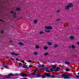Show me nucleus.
<instances>
[{"label": "nucleus", "mask_w": 79, "mask_h": 79, "mask_svg": "<svg viewBox=\"0 0 79 79\" xmlns=\"http://www.w3.org/2000/svg\"><path fill=\"white\" fill-rule=\"evenodd\" d=\"M46 76H47V77H51L52 78H54V77H56V76L51 75L49 73H45L44 74L42 75L41 77H42V78H45V77H46Z\"/></svg>", "instance_id": "f257e3e1"}, {"label": "nucleus", "mask_w": 79, "mask_h": 79, "mask_svg": "<svg viewBox=\"0 0 79 79\" xmlns=\"http://www.w3.org/2000/svg\"><path fill=\"white\" fill-rule=\"evenodd\" d=\"M63 77H64V79H71V77H68V73H64L61 75Z\"/></svg>", "instance_id": "f03ea898"}, {"label": "nucleus", "mask_w": 79, "mask_h": 79, "mask_svg": "<svg viewBox=\"0 0 79 79\" xmlns=\"http://www.w3.org/2000/svg\"><path fill=\"white\" fill-rule=\"evenodd\" d=\"M52 27L51 26H47L45 27V29H47V30H51L52 29Z\"/></svg>", "instance_id": "7ed1b4c3"}, {"label": "nucleus", "mask_w": 79, "mask_h": 79, "mask_svg": "<svg viewBox=\"0 0 79 79\" xmlns=\"http://www.w3.org/2000/svg\"><path fill=\"white\" fill-rule=\"evenodd\" d=\"M43 69L46 72H48V73H50V71L48 70V69L47 67L43 68Z\"/></svg>", "instance_id": "20e7f679"}, {"label": "nucleus", "mask_w": 79, "mask_h": 79, "mask_svg": "<svg viewBox=\"0 0 79 79\" xmlns=\"http://www.w3.org/2000/svg\"><path fill=\"white\" fill-rule=\"evenodd\" d=\"M20 76H23V77H25V76H27L28 74H27L22 73L20 75Z\"/></svg>", "instance_id": "39448f33"}, {"label": "nucleus", "mask_w": 79, "mask_h": 79, "mask_svg": "<svg viewBox=\"0 0 79 79\" xmlns=\"http://www.w3.org/2000/svg\"><path fill=\"white\" fill-rule=\"evenodd\" d=\"M14 76V75L13 74H12V73H10L9 75H8V76H6L5 78H9V76Z\"/></svg>", "instance_id": "423d86ee"}, {"label": "nucleus", "mask_w": 79, "mask_h": 79, "mask_svg": "<svg viewBox=\"0 0 79 79\" xmlns=\"http://www.w3.org/2000/svg\"><path fill=\"white\" fill-rule=\"evenodd\" d=\"M2 67H3L4 68H7V69L9 68V67L8 65L4 64H3Z\"/></svg>", "instance_id": "0eeeda50"}, {"label": "nucleus", "mask_w": 79, "mask_h": 79, "mask_svg": "<svg viewBox=\"0 0 79 79\" xmlns=\"http://www.w3.org/2000/svg\"><path fill=\"white\" fill-rule=\"evenodd\" d=\"M64 8L66 10H68L69 9V7L68 5L67 6H64Z\"/></svg>", "instance_id": "6e6552de"}, {"label": "nucleus", "mask_w": 79, "mask_h": 79, "mask_svg": "<svg viewBox=\"0 0 79 79\" xmlns=\"http://www.w3.org/2000/svg\"><path fill=\"white\" fill-rule=\"evenodd\" d=\"M23 68H27V69H29V67H28L27 65H24V64H23Z\"/></svg>", "instance_id": "1a4fd4ad"}, {"label": "nucleus", "mask_w": 79, "mask_h": 79, "mask_svg": "<svg viewBox=\"0 0 79 79\" xmlns=\"http://www.w3.org/2000/svg\"><path fill=\"white\" fill-rule=\"evenodd\" d=\"M68 6L69 7V8H71V7H73V5L72 3H69L68 4Z\"/></svg>", "instance_id": "9d476101"}, {"label": "nucleus", "mask_w": 79, "mask_h": 79, "mask_svg": "<svg viewBox=\"0 0 79 79\" xmlns=\"http://www.w3.org/2000/svg\"><path fill=\"white\" fill-rule=\"evenodd\" d=\"M60 68L58 67L56 68V70H54V71H56V72H58L59 71V69H60Z\"/></svg>", "instance_id": "9b49d317"}, {"label": "nucleus", "mask_w": 79, "mask_h": 79, "mask_svg": "<svg viewBox=\"0 0 79 79\" xmlns=\"http://www.w3.org/2000/svg\"><path fill=\"white\" fill-rule=\"evenodd\" d=\"M36 75L37 77H40V76H41V75H40V74L39 73H38L36 74Z\"/></svg>", "instance_id": "f8f14e48"}, {"label": "nucleus", "mask_w": 79, "mask_h": 79, "mask_svg": "<svg viewBox=\"0 0 79 79\" xmlns=\"http://www.w3.org/2000/svg\"><path fill=\"white\" fill-rule=\"evenodd\" d=\"M70 39H71V40H74V37L73 35L71 36L70 37Z\"/></svg>", "instance_id": "ddd939ff"}, {"label": "nucleus", "mask_w": 79, "mask_h": 79, "mask_svg": "<svg viewBox=\"0 0 79 79\" xmlns=\"http://www.w3.org/2000/svg\"><path fill=\"white\" fill-rule=\"evenodd\" d=\"M52 67L53 68V69H56V66L55 65H52Z\"/></svg>", "instance_id": "4468645a"}, {"label": "nucleus", "mask_w": 79, "mask_h": 79, "mask_svg": "<svg viewBox=\"0 0 79 79\" xmlns=\"http://www.w3.org/2000/svg\"><path fill=\"white\" fill-rule=\"evenodd\" d=\"M18 44H19V45H24V44H23V43L21 42H19Z\"/></svg>", "instance_id": "2eb2a0df"}, {"label": "nucleus", "mask_w": 79, "mask_h": 79, "mask_svg": "<svg viewBox=\"0 0 79 79\" xmlns=\"http://www.w3.org/2000/svg\"><path fill=\"white\" fill-rule=\"evenodd\" d=\"M47 44H48V45H50L51 46L52 45V44L51 43V42H48L47 43Z\"/></svg>", "instance_id": "dca6fc26"}, {"label": "nucleus", "mask_w": 79, "mask_h": 79, "mask_svg": "<svg viewBox=\"0 0 79 79\" xmlns=\"http://www.w3.org/2000/svg\"><path fill=\"white\" fill-rule=\"evenodd\" d=\"M42 67H44V65L42 64V65H40L39 66L38 68H42Z\"/></svg>", "instance_id": "f3484780"}, {"label": "nucleus", "mask_w": 79, "mask_h": 79, "mask_svg": "<svg viewBox=\"0 0 79 79\" xmlns=\"http://www.w3.org/2000/svg\"><path fill=\"white\" fill-rule=\"evenodd\" d=\"M68 76H68V77H72V76H73V74H68Z\"/></svg>", "instance_id": "a211bd4d"}, {"label": "nucleus", "mask_w": 79, "mask_h": 79, "mask_svg": "<svg viewBox=\"0 0 79 79\" xmlns=\"http://www.w3.org/2000/svg\"><path fill=\"white\" fill-rule=\"evenodd\" d=\"M64 63H65V64H70V63H69L68 61H65V62Z\"/></svg>", "instance_id": "6ab92c4d"}, {"label": "nucleus", "mask_w": 79, "mask_h": 79, "mask_svg": "<svg viewBox=\"0 0 79 79\" xmlns=\"http://www.w3.org/2000/svg\"><path fill=\"white\" fill-rule=\"evenodd\" d=\"M58 47V45L57 44H56L54 46V48H56V47Z\"/></svg>", "instance_id": "aec40b11"}, {"label": "nucleus", "mask_w": 79, "mask_h": 79, "mask_svg": "<svg viewBox=\"0 0 79 79\" xmlns=\"http://www.w3.org/2000/svg\"><path fill=\"white\" fill-rule=\"evenodd\" d=\"M16 10L17 11H20V10H21V9L19 7H17L16 8Z\"/></svg>", "instance_id": "412c9836"}, {"label": "nucleus", "mask_w": 79, "mask_h": 79, "mask_svg": "<svg viewBox=\"0 0 79 79\" xmlns=\"http://www.w3.org/2000/svg\"><path fill=\"white\" fill-rule=\"evenodd\" d=\"M44 34V31H41L39 33V34Z\"/></svg>", "instance_id": "4be33fe9"}, {"label": "nucleus", "mask_w": 79, "mask_h": 79, "mask_svg": "<svg viewBox=\"0 0 79 79\" xmlns=\"http://www.w3.org/2000/svg\"><path fill=\"white\" fill-rule=\"evenodd\" d=\"M71 47H72V48H73V49H74V48H75L76 47L74 45H72Z\"/></svg>", "instance_id": "5701e85b"}, {"label": "nucleus", "mask_w": 79, "mask_h": 79, "mask_svg": "<svg viewBox=\"0 0 79 79\" xmlns=\"http://www.w3.org/2000/svg\"><path fill=\"white\" fill-rule=\"evenodd\" d=\"M35 48H39V46L38 45H36L35 46Z\"/></svg>", "instance_id": "b1692460"}, {"label": "nucleus", "mask_w": 79, "mask_h": 79, "mask_svg": "<svg viewBox=\"0 0 79 79\" xmlns=\"http://www.w3.org/2000/svg\"><path fill=\"white\" fill-rule=\"evenodd\" d=\"M13 14H14V15H13V16H14V17H16V14L14 12H13Z\"/></svg>", "instance_id": "393cba45"}, {"label": "nucleus", "mask_w": 79, "mask_h": 79, "mask_svg": "<svg viewBox=\"0 0 79 79\" xmlns=\"http://www.w3.org/2000/svg\"><path fill=\"white\" fill-rule=\"evenodd\" d=\"M47 48H48V47H47V46H45L44 47V50H47Z\"/></svg>", "instance_id": "a878e982"}, {"label": "nucleus", "mask_w": 79, "mask_h": 79, "mask_svg": "<svg viewBox=\"0 0 79 79\" xmlns=\"http://www.w3.org/2000/svg\"><path fill=\"white\" fill-rule=\"evenodd\" d=\"M61 20V19L59 18L57 19H56V21H60V20Z\"/></svg>", "instance_id": "bb28decb"}, {"label": "nucleus", "mask_w": 79, "mask_h": 79, "mask_svg": "<svg viewBox=\"0 0 79 79\" xmlns=\"http://www.w3.org/2000/svg\"><path fill=\"white\" fill-rule=\"evenodd\" d=\"M45 32H50V31L45 30Z\"/></svg>", "instance_id": "cd10ccee"}, {"label": "nucleus", "mask_w": 79, "mask_h": 79, "mask_svg": "<svg viewBox=\"0 0 79 79\" xmlns=\"http://www.w3.org/2000/svg\"><path fill=\"white\" fill-rule=\"evenodd\" d=\"M11 55H15V52H12L11 53Z\"/></svg>", "instance_id": "c85d7f7f"}, {"label": "nucleus", "mask_w": 79, "mask_h": 79, "mask_svg": "<svg viewBox=\"0 0 79 79\" xmlns=\"http://www.w3.org/2000/svg\"><path fill=\"white\" fill-rule=\"evenodd\" d=\"M31 75H32L33 76H34V75H35L36 74V73H31Z\"/></svg>", "instance_id": "c756f323"}, {"label": "nucleus", "mask_w": 79, "mask_h": 79, "mask_svg": "<svg viewBox=\"0 0 79 79\" xmlns=\"http://www.w3.org/2000/svg\"><path fill=\"white\" fill-rule=\"evenodd\" d=\"M48 52H46L44 54V55H45V56H47V55H48Z\"/></svg>", "instance_id": "7c9ffc66"}, {"label": "nucleus", "mask_w": 79, "mask_h": 79, "mask_svg": "<svg viewBox=\"0 0 79 79\" xmlns=\"http://www.w3.org/2000/svg\"><path fill=\"white\" fill-rule=\"evenodd\" d=\"M65 71H69V69H68V68L66 69H65Z\"/></svg>", "instance_id": "2f4dec72"}, {"label": "nucleus", "mask_w": 79, "mask_h": 79, "mask_svg": "<svg viewBox=\"0 0 79 79\" xmlns=\"http://www.w3.org/2000/svg\"><path fill=\"white\" fill-rule=\"evenodd\" d=\"M50 70H51V72H53V69H52L50 68Z\"/></svg>", "instance_id": "473e14b6"}, {"label": "nucleus", "mask_w": 79, "mask_h": 79, "mask_svg": "<svg viewBox=\"0 0 79 79\" xmlns=\"http://www.w3.org/2000/svg\"><path fill=\"white\" fill-rule=\"evenodd\" d=\"M1 34H4V31H1L0 32Z\"/></svg>", "instance_id": "72a5a7b5"}, {"label": "nucleus", "mask_w": 79, "mask_h": 79, "mask_svg": "<svg viewBox=\"0 0 79 79\" xmlns=\"http://www.w3.org/2000/svg\"><path fill=\"white\" fill-rule=\"evenodd\" d=\"M34 55H37V52H34Z\"/></svg>", "instance_id": "f704fd0d"}, {"label": "nucleus", "mask_w": 79, "mask_h": 79, "mask_svg": "<svg viewBox=\"0 0 79 79\" xmlns=\"http://www.w3.org/2000/svg\"><path fill=\"white\" fill-rule=\"evenodd\" d=\"M10 60H13V61H15V59L11 57L10 58Z\"/></svg>", "instance_id": "c9c22d12"}, {"label": "nucleus", "mask_w": 79, "mask_h": 79, "mask_svg": "<svg viewBox=\"0 0 79 79\" xmlns=\"http://www.w3.org/2000/svg\"><path fill=\"white\" fill-rule=\"evenodd\" d=\"M37 20H35L34 21V23L35 24V23H37Z\"/></svg>", "instance_id": "e433bc0d"}, {"label": "nucleus", "mask_w": 79, "mask_h": 79, "mask_svg": "<svg viewBox=\"0 0 79 79\" xmlns=\"http://www.w3.org/2000/svg\"><path fill=\"white\" fill-rule=\"evenodd\" d=\"M36 70H38V69H36V70H35L34 71V73H37V71H36Z\"/></svg>", "instance_id": "4c0bfd02"}, {"label": "nucleus", "mask_w": 79, "mask_h": 79, "mask_svg": "<svg viewBox=\"0 0 79 79\" xmlns=\"http://www.w3.org/2000/svg\"><path fill=\"white\" fill-rule=\"evenodd\" d=\"M21 65H22V64L21 63H19V66H21Z\"/></svg>", "instance_id": "58836bf2"}, {"label": "nucleus", "mask_w": 79, "mask_h": 79, "mask_svg": "<svg viewBox=\"0 0 79 79\" xmlns=\"http://www.w3.org/2000/svg\"><path fill=\"white\" fill-rule=\"evenodd\" d=\"M15 56H17V55H19V54H15Z\"/></svg>", "instance_id": "ea45409f"}, {"label": "nucleus", "mask_w": 79, "mask_h": 79, "mask_svg": "<svg viewBox=\"0 0 79 79\" xmlns=\"http://www.w3.org/2000/svg\"><path fill=\"white\" fill-rule=\"evenodd\" d=\"M28 63H31V62H32V60H28Z\"/></svg>", "instance_id": "a19ab883"}, {"label": "nucleus", "mask_w": 79, "mask_h": 79, "mask_svg": "<svg viewBox=\"0 0 79 79\" xmlns=\"http://www.w3.org/2000/svg\"><path fill=\"white\" fill-rule=\"evenodd\" d=\"M0 21H1V22H4V21L2 20L1 19H0Z\"/></svg>", "instance_id": "79ce46f5"}, {"label": "nucleus", "mask_w": 79, "mask_h": 79, "mask_svg": "<svg viewBox=\"0 0 79 79\" xmlns=\"http://www.w3.org/2000/svg\"><path fill=\"white\" fill-rule=\"evenodd\" d=\"M60 10H58L57 11V13H60Z\"/></svg>", "instance_id": "37998d69"}, {"label": "nucleus", "mask_w": 79, "mask_h": 79, "mask_svg": "<svg viewBox=\"0 0 79 79\" xmlns=\"http://www.w3.org/2000/svg\"><path fill=\"white\" fill-rule=\"evenodd\" d=\"M29 67H30V68H32V65H29Z\"/></svg>", "instance_id": "c03bdc74"}, {"label": "nucleus", "mask_w": 79, "mask_h": 79, "mask_svg": "<svg viewBox=\"0 0 79 79\" xmlns=\"http://www.w3.org/2000/svg\"><path fill=\"white\" fill-rule=\"evenodd\" d=\"M16 60H17V61H19V59L18 58H16Z\"/></svg>", "instance_id": "a18cd8bd"}, {"label": "nucleus", "mask_w": 79, "mask_h": 79, "mask_svg": "<svg viewBox=\"0 0 79 79\" xmlns=\"http://www.w3.org/2000/svg\"><path fill=\"white\" fill-rule=\"evenodd\" d=\"M71 47H72L71 46H69V48H71Z\"/></svg>", "instance_id": "49530a36"}, {"label": "nucleus", "mask_w": 79, "mask_h": 79, "mask_svg": "<svg viewBox=\"0 0 79 79\" xmlns=\"http://www.w3.org/2000/svg\"><path fill=\"white\" fill-rule=\"evenodd\" d=\"M24 60H22L21 61L22 63H24Z\"/></svg>", "instance_id": "de8ad7c7"}, {"label": "nucleus", "mask_w": 79, "mask_h": 79, "mask_svg": "<svg viewBox=\"0 0 79 79\" xmlns=\"http://www.w3.org/2000/svg\"><path fill=\"white\" fill-rule=\"evenodd\" d=\"M76 77H79V76L77 75L76 76Z\"/></svg>", "instance_id": "09e8293b"}, {"label": "nucleus", "mask_w": 79, "mask_h": 79, "mask_svg": "<svg viewBox=\"0 0 79 79\" xmlns=\"http://www.w3.org/2000/svg\"><path fill=\"white\" fill-rule=\"evenodd\" d=\"M74 56H75V57H77V56L76 55H74Z\"/></svg>", "instance_id": "8fccbe9b"}, {"label": "nucleus", "mask_w": 79, "mask_h": 79, "mask_svg": "<svg viewBox=\"0 0 79 79\" xmlns=\"http://www.w3.org/2000/svg\"><path fill=\"white\" fill-rule=\"evenodd\" d=\"M15 75V76H17V75L19 76V75H18V74H16Z\"/></svg>", "instance_id": "3c124183"}, {"label": "nucleus", "mask_w": 79, "mask_h": 79, "mask_svg": "<svg viewBox=\"0 0 79 79\" xmlns=\"http://www.w3.org/2000/svg\"><path fill=\"white\" fill-rule=\"evenodd\" d=\"M10 13H13V11H11L10 12Z\"/></svg>", "instance_id": "603ef678"}, {"label": "nucleus", "mask_w": 79, "mask_h": 79, "mask_svg": "<svg viewBox=\"0 0 79 79\" xmlns=\"http://www.w3.org/2000/svg\"><path fill=\"white\" fill-rule=\"evenodd\" d=\"M9 42H10V43H11L12 42V41H11V40H10V41H9Z\"/></svg>", "instance_id": "864d4df0"}, {"label": "nucleus", "mask_w": 79, "mask_h": 79, "mask_svg": "<svg viewBox=\"0 0 79 79\" xmlns=\"http://www.w3.org/2000/svg\"><path fill=\"white\" fill-rule=\"evenodd\" d=\"M60 68H63V66L61 65V66H60Z\"/></svg>", "instance_id": "5fc2aeb1"}, {"label": "nucleus", "mask_w": 79, "mask_h": 79, "mask_svg": "<svg viewBox=\"0 0 79 79\" xmlns=\"http://www.w3.org/2000/svg\"><path fill=\"white\" fill-rule=\"evenodd\" d=\"M21 26V24H20L19 25V26Z\"/></svg>", "instance_id": "6e6d98bb"}, {"label": "nucleus", "mask_w": 79, "mask_h": 79, "mask_svg": "<svg viewBox=\"0 0 79 79\" xmlns=\"http://www.w3.org/2000/svg\"><path fill=\"white\" fill-rule=\"evenodd\" d=\"M4 79V78H2V79Z\"/></svg>", "instance_id": "4d7b16f0"}, {"label": "nucleus", "mask_w": 79, "mask_h": 79, "mask_svg": "<svg viewBox=\"0 0 79 79\" xmlns=\"http://www.w3.org/2000/svg\"><path fill=\"white\" fill-rule=\"evenodd\" d=\"M20 18H19V19H20Z\"/></svg>", "instance_id": "13d9d810"}]
</instances>
